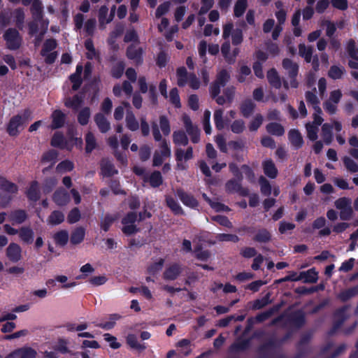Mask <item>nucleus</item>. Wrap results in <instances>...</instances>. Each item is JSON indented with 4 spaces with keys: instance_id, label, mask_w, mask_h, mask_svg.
<instances>
[{
    "instance_id": "f257e3e1",
    "label": "nucleus",
    "mask_w": 358,
    "mask_h": 358,
    "mask_svg": "<svg viewBox=\"0 0 358 358\" xmlns=\"http://www.w3.org/2000/svg\"><path fill=\"white\" fill-rule=\"evenodd\" d=\"M30 117L31 112L28 109L24 110L21 114L13 116L7 127L8 134L10 136H16L24 129V124L30 119Z\"/></svg>"
},
{
    "instance_id": "f03ea898",
    "label": "nucleus",
    "mask_w": 358,
    "mask_h": 358,
    "mask_svg": "<svg viewBox=\"0 0 358 358\" xmlns=\"http://www.w3.org/2000/svg\"><path fill=\"white\" fill-rule=\"evenodd\" d=\"M17 191L16 185L0 177V206L5 208L10 201L11 197L8 193H15Z\"/></svg>"
},
{
    "instance_id": "7ed1b4c3",
    "label": "nucleus",
    "mask_w": 358,
    "mask_h": 358,
    "mask_svg": "<svg viewBox=\"0 0 358 358\" xmlns=\"http://www.w3.org/2000/svg\"><path fill=\"white\" fill-rule=\"evenodd\" d=\"M352 200L348 197H341L334 202V206L340 210V218L342 220H349L352 218L353 210Z\"/></svg>"
},
{
    "instance_id": "20e7f679",
    "label": "nucleus",
    "mask_w": 358,
    "mask_h": 358,
    "mask_svg": "<svg viewBox=\"0 0 358 358\" xmlns=\"http://www.w3.org/2000/svg\"><path fill=\"white\" fill-rule=\"evenodd\" d=\"M230 36H231V42L234 45H238L243 42L242 29L239 28L234 29L232 22H228L223 26V38L224 40L229 39Z\"/></svg>"
},
{
    "instance_id": "39448f33",
    "label": "nucleus",
    "mask_w": 358,
    "mask_h": 358,
    "mask_svg": "<svg viewBox=\"0 0 358 358\" xmlns=\"http://www.w3.org/2000/svg\"><path fill=\"white\" fill-rule=\"evenodd\" d=\"M3 38L6 41V47L9 50H17L22 45V36L15 29H8L3 34Z\"/></svg>"
},
{
    "instance_id": "423d86ee",
    "label": "nucleus",
    "mask_w": 358,
    "mask_h": 358,
    "mask_svg": "<svg viewBox=\"0 0 358 358\" xmlns=\"http://www.w3.org/2000/svg\"><path fill=\"white\" fill-rule=\"evenodd\" d=\"M282 66L287 73L288 77L291 79L290 87L293 88L298 87L299 83L296 79L299 69L298 64L290 59L285 58L282 60Z\"/></svg>"
},
{
    "instance_id": "0eeeda50",
    "label": "nucleus",
    "mask_w": 358,
    "mask_h": 358,
    "mask_svg": "<svg viewBox=\"0 0 358 358\" xmlns=\"http://www.w3.org/2000/svg\"><path fill=\"white\" fill-rule=\"evenodd\" d=\"M171 156V149L166 141L163 140L159 144V150H155L153 156V166H159L162 164L164 160Z\"/></svg>"
},
{
    "instance_id": "6e6552de",
    "label": "nucleus",
    "mask_w": 358,
    "mask_h": 358,
    "mask_svg": "<svg viewBox=\"0 0 358 358\" xmlns=\"http://www.w3.org/2000/svg\"><path fill=\"white\" fill-rule=\"evenodd\" d=\"M230 79V74L226 69H222L217 74L215 80L210 85L209 90H213L215 95L220 93L221 87L225 86Z\"/></svg>"
},
{
    "instance_id": "1a4fd4ad",
    "label": "nucleus",
    "mask_w": 358,
    "mask_h": 358,
    "mask_svg": "<svg viewBox=\"0 0 358 358\" xmlns=\"http://www.w3.org/2000/svg\"><path fill=\"white\" fill-rule=\"evenodd\" d=\"M138 220V215L136 213L129 212L122 219V223L124 225L122 231L126 235H131L138 231L136 226L134 224L135 222Z\"/></svg>"
},
{
    "instance_id": "9d476101",
    "label": "nucleus",
    "mask_w": 358,
    "mask_h": 358,
    "mask_svg": "<svg viewBox=\"0 0 358 358\" xmlns=\"http://www.w3.org/2000/svg\"><path fill=\"white\" fill-rule=\"evenodd\" d=\"M182 122L187 134L190 136L193 143H197L199 141L200 131L197 126L194 124L190 117L184 115L182 116Z\"/></svg>"
},
{
    "instance_id": "9b49d317",
    "label": "nucleus",
    "mask_w": 358,
    "mask_h": 358,
    "mask_svg": "<svg viewBox=\"0 0 358 358\" xmlns=\"http://www.w3.org/2000/svg\"><path fill=\"white\" fill-rule=\"evenodd\" d=\"M226 191L229 193H238L240 195L245 196L249 195V190L241 186V180L239 179H231L225 184Z\"/></svg>"
},
{
    "instance_id": "f8f14e48",
    "label": "nucleus",
    "mask_w": 358,
    "mask_h": 358,
    "mask_svg": "<svg viewBox=\"0 0 358 358\" xmlns=\"http://www.w3.org/2000/svg\"><path fill=\"white\" fill-rule=\"evenodd\" d=\"M182 272V266L177 263L169 265L163 273V278L167 281L176 280Z\"/></svg>"
},
{
    "instance_id": "ddd939ff",
    "label": "nucleus",
    "mask_w": 358,
    "mask_h": 358,
    "mask_svg": "<svg viewBox=\"0 0 358 358\" xmlns=\"http://www.w3.org/2000/svg\"><path fill=\"white\" fill-rule=\"evenodd\" d=\"M143 49L137 44L130 45L127 50V57L132 60L136 65H140L143 62Z\"/></svg>"
},
{
    "instance_id": "4468645a",
    "label": "nucleus",
    "mask_w": 358,
    "mask_h": 358,
    "mask_svg": "<svg viewBox=\"0 0 358 358\" xmlns=\"http://www.w3.org/2000/svg\"><path fill=\"white\" fill-rule=\"evenodd\" d=\"M6 257L13 263L19 262L22 259V249L15 243H10L6 251Z\"/></svg>"
},
{
    "instance_id": "2eb2a0df",
    "label": "nucleus",
    "mask_w": 358,
    "mask_h": 358,
    "mask_svg": "<svg viewBox=\"0 0 358 358\" xmlns=\"http://www.w3.org/2000/svg\"><path fill=\"white\" fill-rule=\"evenodd\" d=\"M176 195L184 205L189 208H193L198 206L196 199L192 194L185 192L182 189H178L176 190Z\"/></svg>"
},
{
    "instance_id": "dca6fc26",
    "label": "nucleus",
    "mask_w": 358,
    "mask_h": 358,
    "mask_svg": "<svg viewBox=\"0 0 358 358\" xmlns=\"http://www.w3.org/2000/svg\"><path fill=\"white\" fill-rule=\"evenodd\" d=\"M36 355V352L34 350L27 348L16 350L8 355L5 358H35Z\"/></svg>"
},
{
    "instance_id": "f3484780",
    "label": "nucleus",
    "mask_w": 358,
    "mask_h": 358,
    "mask_svg": "<svg viewBox=\"0 0 358 358\" xmlns=\"http://www.w3.org/2000/svg\"><path fill=\"white\" fill-rule=\"evenodd\" d=\"M102 175L106 177H110L117 173V170L110 160L106 158L102 159L100 163Z\"/></svg>"
},
{
    "instance_id": "a211bd4d",
    "label": "nucleus",
    "mask_w": 358,
    "mask_h": 358,
    "mask_svg": "<svg viewBox=\"0 0 358 358\" xmlns=\"http://www.w3.org/2000/svg\"><path fill=\"white\" fill-rule=\"evenodd\" d=\"M53 201L58 206H65L69 202L70 196L64 189H58L53 194Z\"/></svg>"
},
{
    "instance_id": "6ab92c4d",
    "label": "nucleus",
    "mask_w": 358,
    "mask_h": 358,
    "mask_svg": "<svg viewBox=\"0 0 358 358\" xmlns=\"http://www.w3.org/2000/svg\"><path fill=\"white\" fill-rule=\"evenodd\" d=\"M94 121L101 133H106L110 129V124L102 113H97L94 116Z\"/></svg>"
},
{
    "instance_id": "aec40b11",
    "label": "nucleus",
    "mask_w": 358,
    "mask_h": 358,
    "mask_svg": "<svg viewBox=\"0 0 358 358\" xmlns=\"http://www.w3.org/2000/svg\"><path fill=\"white\" fill-rule=\"evenodd\" d=\"M34 235V231L29 227H22L19 229V237L20 240L26 244L33 243Z\"/></svg>"
},
{
    "instance_id": "412c9836",
    "label": "nucleus",
    "mask_w": 358,
    "mask_h": 358,
    "mask_svg": "<svg viewBox=\"0 0 358 358\" xmlns=\"http://www.w3.org/2000/svg\"><path fill=\"white\" fill-rule=\"evenodd\" d=\"M66 115L59 110H55L52 114V123L51 128L52 129L61 128L65 122Z\"/></svg>"
},
{
    "instance_id": "4be33fe9",
    "label": "nucleus",
    "mask_w": 358,
    "mask_h": 358,
    "mask_svg": "<svg viewBox=\"0 0 358 358\" xmlns=\"http://www.w3.org/2000/svg\"><path fill=\"white\" fill-rule=\"evenodd\" d=\"M305 97L306 102L312 106L315 111L322 113V109L320 107V101L315 92L307 91L305 94Z\"/></svg>"
},
{
    "instance_id": "5701e85b",
    "label": "nucleus",
    "mask_w": 358,
    "mask_h": 358,
    "mask_svg": "<svg viewBox=\"0 0 358 358\" xmlns=\"http://www.w3.org/2000/svg\"><path fill=\"white\" fill-rule=\"evenodd\" d=\"M175 156L176 161H188L193 158V149L189 147L186 150L182 148H176L175 150Z\"/></svg>"
},
{
    "instance_id": "b1692460",
    "label": "nucleus",
    "mask_w": 358,
    "mask_h": 358,
    "mask_svg": "<svg viewBox=\"0 0 358 358\" xmlns=\"http://www.w3.org/2000/svg\"><path fill=\"white\" fill-rule=\"evenodd\" d=\"M83 103V97L78 94H76L72 98L68 97L65 100V106L72 108L73 110H78Z\"/></svg>"
},
{
    "instance_id": "393cba45",
    "label": "nucleus",
    "mask_w": 358,
    "mask_h": 358,
    "mask_svg": "<svg viewBox=\"0 0 358 358\" xmlns=\"http://www.w3.org/2000/svg\"><path fill=\"white\" fill-rule=\"evenodd\" d=\"M313 47L310 45H306L303 43L299 45V55L303 57L307 63H310L312 61Z\"/></svg>"
},
{
    "instance_id": "a878e982",
    "label": "nucleus",
    "mask_w": 358,
    "mask_h": 358,
    "mask_svg": "<svg viewBox=\"0 0 358 358\" xmlns=\"http://www.w3.org/2000/svg\"><path fill=\"white\" fill-rule=\"evenodd\" d=\"M263 169L264 173L270 178H275L278 175V169H276L273 162L271 159L266 160L263 162Z\"/></svg>"
},
{
    "instance_id": "bb28decb",
    "label": "nucleus",
    "mask_w": 358,
    "mask_h": 358,
    "mask_svg": "<svg viewBox=\"0 0 358 358\" xmlns=\"http://www.w3.org/2000/svg\"><path fill=\"white\" fill-rule=\"evenodd\" d=\"M78 112L77 119L80 124L84 126L87 124L91 116V110L89 107H83L76 110Z\"/></svg>"
},
{
    "instance_id": "cd10ccee",
    "label": "nucleus",
    "mask_w": 358,
    "mask_h": 358,
    "mask_svg": "<svg viewBox=\"0 0 358 358\" xmlns=\"http://www.w3.org/2000/svg\"><path fill=\"white\" fill-rule=\"evenodd\" d=\"M357 295H358V285L341 291L338 295V299L345 302Z\"/></svg>"
},
{
    "instance_id": "c85d7f7f",
    "label": "nucleus",
    "mask_w": 358,
    "mask_h": 358,
    "mask_svg": "<svg viewBox=\"0 0 358 358\" xmlns=\"http://www.w3.org/2000/svg\"><path fill=\"white\" fill-rule=\"evenodd\" d=\"M255 103L251 99L245 100L241 105V113L245 117H248L253 113Z\"/></svg>"
},
{
    "instance_id": "c756f323",
    "label": "nucleus",
    "mask_w": 358,
    "mask_h": 358,
    "mask_svg": "<svg viewBox=\"0 0 358 358\" xmlns=\"http://www.w3.org/2000/svg\"><path fill=\"white\" fill-rule=\"evenodd\" d=\"M27 196L29 200L36 201L40 198V190L36 181H33L27 191Z\"/></svg>"
},
{
    "instance_id": "7c9ffc66",
    "label": "nucleus",
    "mask_w": 358,
    "mask_h": 358,
    "mask_svg": "<svg viewBox=\"0 0 358 358\" xmlns=\"http://www.w3.org/2000/svg\"><path fill=\"white\" fill-rule=\"evenodd\" d=\"M43 4L40 0H33L31 11L34 20H41L43 17Z\"/></svg>"
},
{
    "instance_id": "2f4dec72",
    "label": "nucleus",
    "mask_w": 358,
    "mask_h": 358,
    "mask_svg": "<svg viewBox=\"0 0 358 358\" xmlns=\"http://www.w3.org/2000/svg\"><path fill=\"white\" fill-rule=\"evenodd\" d=\"M250 344V339L238 338L234 343H233L231 345L230 351L231 352L243 351L249 348Z\"/></svg>"
},
{
    "instance_id": "473e14b6",
    "label": "nucleus",
    "mask_w": 358,
    "mask_h": 358,
    "mask_svg": "<svg viewBox=\"0 0 358 358\" xmlns=\"http://www.w3.org/2000/svg\"><path fill=\"white\" fill-rule=\"evenodd\" d=\"M127 343L132 349L138 351H143L146 347L144 344L138 343L137 336L133 334H129L126 338Z\"/></svg>"
},
{
    "instance_id": "72a5a7b5",
    "label": "nucleus",
    "mask_w": 358,
    "mask_h": 358,
    "mask_svg": "<svg viewBox=\"0 0 358 358\" xmlns=\"http://www.w3.org/2000/svg\"><path fill=\"white\" fill-rule=\"evenodd\" d=\"M332 127L333 126L329 123H325L322 127V137L327 145L331 144L333 141Z\"/></svg>"
},
{
    "instance_id": "f704fd0d",
    "label": "nucleus",
    "mask_w": 358,
    "mask_h": 358,
    "mask_svg": "<svg viewBox=\"0 0 358 358\" xmlns=\"http://www.w3.org/2000/svg\"><path fill=\"white\" fill-rule=\"evenodd\" d=\"M268 83L275 88L279 89L281 87V80L275 69H271L267 72Z\"/></svg>"
},
{
    "instance_id": "c9c22d12",
    "label": "nucleus",
    "mask_w": 358,
    "mask_h": 358,
    "mask_svg": "<svg viewBox=\"0 0 358 358\" xmlns=\"http://www.w3.org/2000/svg\"><path fill=\"white\" fill-rule=\"evenodd\" d=\"M173 141L178 145H187L188 144V138L185 131L182 130L175 131L173 133Z\"/></svg>"
},
{
    "instance_id": "e433bc0d",
    "label": "nucleus",
    "mask_w": 358,
    "mask_h": 358,
    "mask_svg": "<svg viewBox=\"0 0 358 358\" xmlns=\"http://www.w3.org/2000/svg\"><path fill=\"white\" fill-rule=\"evenodd\" d=\"M85 230L83 227H79L75 229L71 233V243L73 245L81 243L85 237Z\"/></svg>"
},
{
    "instance_id": "4c0bfd02",
    "label": "nucleus",
    "mask_w": 358,
    "mask_h": 358,
    "mask_svg": "<svg viewBox=\"0 0 358 358\" xmlns=\"http://www.w3.org/2000/svg\"><path fill=\"white\" fill-rule=\"evenodd\" d=\"M318 278L317 273L314 268H310L307 271L300 273V280L304 279V282L315 283Z\"/></svg>"
},
{
    "instance_id": "58836bf2",
    "label": "nucleus",
    "mask_w": 358,
    "mask_h": 358,
    "mask_svg": "<svg viewBox=\"0 0 358 358\" xmlns=\"http://www.w3.org/2000/svg\"><path fill=\"white\" fill-rule=\"evenodd\" d=\"M166 203L169 208L176 215H182L184 211L178 202L171 196H166Z\"/></svg>"
},
{
    "instance_id": "ea45409f",
    "label": "nucleus",
    "mask_w": 358,
    "mask_h": 358,
    "mask_svg": "<svg viewBox=\"0 0 358 358\" xmlns=\"http://www.w3.org/2000/svg\"><path fill=\"white\" fill-rule=\"evenodd\" d=\"M348 306H344L336 311L335 314V322L334 327L335 328H338L341 326V324L348 319V315H346V310H348Z\"/></svg>"
},
{
    "instance_id": "a19ab883",
    "label": "nucleus",
    "mask_w": 358,
    "mask_h": 358,
    "mask_svg": "<svg viewBox=\"0 0 358 358\" xmlns=\"http://www.w3.org/2000/svg\"><path fill=\"white\" fill-rule=\"evenodd\" d=\"M85 151L87 153H90L93 150L97 147V143L94 135L89 131L86 134L85 137Z\"/></svg>"
},
{
    "instance_id": "79ce46f5",
    "label": "nucleus",
    "mask_w": 358,
    "mask_h": 358,
    "mask_svg": "<svg viewBox=\"0 0 358 358\" xmlns=\"http://www.w3.org/2000/svg\"><path fill=\"white\" fill-rule=\"evenodd\" d=\"M289 139L296 148H299L303 144L302 136L297 130L292 129L289 132Z\"/></svg>"
},
{
    "instance_id": "37998d69",
    "label": "nucleus",
    "mask_w": 358,
    "mask_h": 358,
    "mask_svg": "<svg viewBox=\"0 0 358 358\" xmlns=\"http://www.w3.org/2000/svg\"><path fill=\"white\" fill-rule=\"evenodd\" d=\"M126 123L127 127L131 131H136L139 128V124L131 110L127 111Z\"/></svg>"
},
{
    "instance_id": "c03bdc74",
    "label": "nucleus",
    "mask_w": 358,
    "mask_h": 358,
    "mask_svg": "<svg viewBox=\"0 0 358 358\" xmlns=\"http://www.w3.org/2000/svg\"><path fill=\"white\" fill-rule=\"evenodd\" d=\"M345 68L342 66L334 65L331 66L329 70V76L334 80L340 79L345 73Z\"/></svg>"
},
{
    "instance_id": "a18cd8bd",
    "label": "nucleus",
    "mask_w": 358,
    "mask_h": 358,
    "mask_svg": "<svg viewBox=\"0 0 358 358\" xmlns=\"http://www.w3.org/2000/svg\"><path fill=\"white\" fill-rule=\"evenodd\" d=\"M271 233L266 229H259L253 238L255 241L259 243H267L271 240Z\"/></svg>"
},
{
    "instance_id": "49530a36",
    "label": "nucleus",
    "mask_w": 358,
    "mask_h": 358,
    "mask_svg": "<svg viewBox=\"0 0 358 358\" xmlns=\"http://www.w3.org/2000/svg\"><path fill=\"white\" fill-rule=\"evenodd\" d=\"M224 110L222 108L216 109L214 112V121L215 124L218 130H222L224 128L225 122L223 118Z\"/></svg>"
},
{
    "instance_id": "de8ad7c7",
    "label": "nucleus",
    "mask_w": 358,
    "mask_h": 358,
    "mask_svg": "<svg viewBox=\"0 0 358 358\" xmlns=\"http://www.w3.org/2000/svg\"><path fill=\"white\" fill-rule=\"evenodd\" d=\"M119 314H112L109 315V320L108 322L96 324L97 327H101L106 330L111 329L115 325V322L121 318Z\"/></svg>"
},
{
    "instance_id": "09e8293b",
    "label": "nucleus",
    "mask_w": 358,
    "mask_h": 358,
    "mask_svg": "<svg viewBox=\"0 0 358 358\" xmlns=\"http://www.w3.org/2000/svg\"><path fill=\"white\" fill-rule=\"evenodd\" d=\"M278 310V307H273L270 308L269 310L264 311L259 315H257L256 317H252L255 323H260L266 320H268L269 317H271L275 312H277Z\"/></svg>"
},
{
    "instance_id": "8fccbe9b",
    "label": "nucleus",
    "mask_w": 358,
    "mask_h": 358,
    "mask_svg": "<svg viewBox=\"0 0 358 358\" xmlns=\"http://www.w3.org/2000/svg\"><path fill=\"white\" fill-rule=\"evenodd\" d=\"M230 48L231 46L229 40L227 39L221 46V52L223 57H224L226 62L231 64H234V58L233 57H231Z\"/></svg>"
},
{
    "instance_id": "3c124183",
    "label": "nucleus",
    "mask_w": 358,
    "mask_h": 358,
    "mask_svg": "<svg viewBox=\"0 0 358 358\" xmlns=\"http://www.w3.org/2000/svg\"><path fill=\"white\" fill-rule=\"evenodd\" d=\"M69 342L68 340L60 338L57 343L55 350L62 354H71L73 355V352L69 348L68 345Z\"/></svg>"
},
{
    "instance_id": "603ef678",
    "label": "nucleus",
    "mask_w": 358,
    "mask_h": 358,
    "mask_svg": "<svg viewBox=\"0 0 358 358\" xmlns=\"http://www.w3.org/2000/svg\"><path fill=\"white\" fill-rule=\"evenodd\" d=\"M53 238L56 244L64 246L65 245L69 240V234L66 230H61L53 236Z\"/></svg>"
},
{
    "instance_id": "864d4df0",
    "label": "nucleus",
    "mask_w": 358,
    "mask_h": 358,
    "mask_svg": "<svg viewBox=\"0 0 358 358\" xmlns=\"http://www.w3.org/2000/svg\"><path fill=\"white\" fill-rule=\"evenodd\" d=\"M27 217V213L23 210H16L10 213V220L16 224H22Z\"/></svg>"
},
{
    "instance_id": "5fc2aeb1",
    "label": "nucleus",
    "mask_w": 358,
    "mask_h": 358,
    "mask_svg": "<svg viewBox=\"0 0 358 358\" xmlns=\"http://www.w3.org/2000/svg\"><path fill=\"white\" fill-rule=\"evenodd\" d=\"M266 131L269 134L275 136H282L285 132L283 127L276 122H272L267 124Z\"/></svg>"
},
{
    "instance_id": "6e6d98bb",
    "label": "nucleus",
    "mask_w": 358,
    "mask_h": 358,
    "mask_svg": "<svg viewBox=\"0 0 358 358\" xmlns=\"http://www.w3.org/2000/svg\"><path fill=\"white\" fill-rule=\"evenodd\" d=\"M64 220V215L59 210L53 211L48 217V222L52 225H57Z\"/></svg>"
},
{
    "instance_id": "4d7b16f0",
    "label": "nucleus",
    "mask_w": 358,
    "mask_h": 358,
    "mask_svg": "<svg viewBox=\"0 0 358 358\" xmlns=\"http://www.w3.org/2000/svg\"><path fill=\"white\" fill-rule=\"evenodd\" d=\"M152 187H157L162 183V177L159 171H155L152 173L148 178Z\"/></svg>"
},
{
    "instance_id": "13d9d810",
    "label": "nucleus",
    "mask_w": 358,
    "mask_h": 358,
    "mask_svg": "<svg viewBox=\"0 0 358 358\" xmlns=\"http://www.w3.org/2000/svg\"><path fill=\"white\" fill-rule=\"evenodd\" d=\"M252 71L249 66L246 65H241L239 68L237 75V80L239 83H244L246 80V77L251 76Z\"/></svg>"
},
{
    "instance_id": "bf43d9fd",
    "label": "nucleus",
    "mask_w": 358,
    "mask_h": 358,
    "mask_svg": "<svg viewBox=\"0 0 358 358\" xmlns=\"http://www.w3.org/2000/svg\"><path fill=\"white\" fill-rule=\"evenodd\" d=\"M346 50L351 59H358V50L353 39H350L347 43Z\"/></svg>"
},
{
    "instance_id": "052dcab7",
    "label": "nucleus",
    "mask_w": 358,
    "mask_h": 358,
    "mask_svg": "<svg viewBox=\"0 0 358 358\" xmlns=\"http://www.w3.org/2000/svg\"><path fill=\"white\" fill-rule=\"evenodd\" d=\"M245 129V122L241 120H236L231 124V130L234 134H241Z\"/></svg>"
},
{
    "instance_id": "680f3d73",
    "label": "nucleus",
    "mask_w": 358,
    "mask_h": 358,
    "mask_svg": "<svg viewBox=\"0 0 358 358\" xmlns=\"http://www.w3.org/2000/svg\"><path fill=\"white\" fill-rule=\"evenodd\" d=\"M13 15L15 20L16 26L20 29H22L24 20V13L23 10L21 8L16 9L13 12Z\"/></svg>"
},
{
    "instance_id": "e2e57ef3",
    "label": "nucleus",
    "mask_w": 358,
    "mask_h": 358,
    "mask_svg": "<svg viewBox=\"0 0 358 358\" xmlns=\"http://www.w3.org/2000/svg\"><path fill=\"white\" fill-rule=\"evenodd\" d=\"M108 9L106 6H102L99 10V28L105 29V24H107L106 22L107 20L106 16L108 15Z\"/></svg>"
},
{
    "instance_id": "0e129e2a",
    "label": "nucleus",
    "mask_w": 358,
    "mask_h": 358,
    "mask_svg": "<svg viewBox=\"0 0 358 358\" xmlns=\"http://www.w3.org/2000/svg\"><path fill=\"white\" fill-rule=\"evenodd\" d=\"M343 162L345 167L350 172L355 173L358 171V164L350 157H344L343 158Z\"/></svg>"
},
{
    "instance_id": "69168bd1",
    "label": "nucleus",
    "mask_w": 358,
    "mask_h": 358,
    "mask_svg": "<svg viewBox=\"0 0 358 358\" xmlns=\"http://www.w3.org/2000/svg\"><path fill=\"white\" fill-rule=\"evenodd\" d=\"M57 41L55 39L46 40L41 50V55L45 56L47 53L53 50L57 47Z\"/></svg>"
},
{
    "instance_id": "338daca9",
    "label": "nucleus",
    "mask_w": 358,
    "mask_h": 358,
    "mask_svg": "<svg viewBox=\"0 0 358 358\" xmlns=\"http://www.w3.org/2000/svg\"><path fill=\"white\" fill-rule=\"evenodd\" d=\"M247 8V0H238L234 6V15L236 17L241 16Z\"/></svg>"
},
{
    "instance_id": "774afa93",
    "label": "nucleus",
    "mask_w": 358,
    "mask_h": 358,
    "mask_svg": "<svg viewBox=\"0 0 358 358\" xmlns=\"http://www.w3.org/2000/svg\"><path fill=\"white\" fill-rule=\"evenodd\" d=\"M307 135L310 140L315 141L317 138L318 127L308 122L306 124Z\"/></svg>"
}]
</instances>
